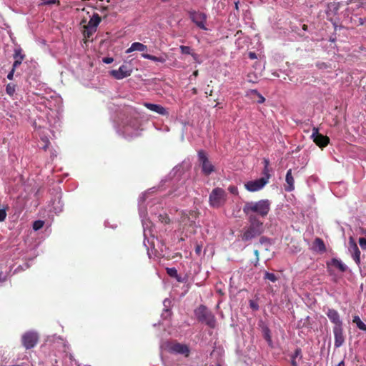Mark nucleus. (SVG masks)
<instances>
[{"mask_svg":"<svg viewBox=\"0 0 366 366\" xmlns=\"http://www.w3.org/2000/svg\"><path fill=\"white\" fill-rule=\"evenodd\" d=\"M39 336L34 332H26L21 337L22 345L26 350L33 348L37 344Z\"/></svg>","mask_w":366,"mask_h":366,"instance_id":"nucleus-6","label":"nucleus"},{"mask_svg":"<svg viewBox=\"0 0 366 366\" xmlns=\"http://www.w3.org/2000/svg\"><path fill=\"white\" fill-rule=\"evenodd\" d=\"M194 315L197 320L204 323L209 327L214 329L217 326V320L214 315L205 305H201L194 310Z\"/></svg>","mask_w":366,"mask_h":366,"instance_id":"nucleus-3","label":"nucleus"},{"mask_svg":"<svg viewBox=\"0 0 366 366\" xmlns=\"http://www.w3.org/2000/svg\"><path fill=\"white\" fill-rule=\"evenodd\" d=\"M201 252H202V245L197 244L195 247V252L197 254L199 255L201 254Z\"/></svg>","mask_w":366,"mask_h":366,"instance_id":"nucleus-43","label":"nucleus"},{"mask_svg":"<svg viewBox=\"0 0 366 366\" xmlns=\"http://www.w3.org/2000/svg\"><path fill=\"white\" fill-rule=\"evenodd\" d=\"M144 105L146 108H147L150 111L156 112L159 114H161L163 116L168 115L167 110L164 107H163L162 106H161L159 104H155L146 102L144 104Z\"/></svg>","mask_w":366,"mask_h":366,"instance_id":"nucleus-15","label":"nucleus"},{"mask_svg":"<svg viewBox=\"0 0 366 366\" xmlns=\"http://www.w3.org/2000/svg\"><path fill=\"white\" fill-rule=\"evenodd\" d=\"M24 58H25V56H20L19 59L15 60L13 64L12 69H14L15 70L16 68H17L19 65H21V64L22 61L24 59Z\"/></svg>","mask_w":366,"mask_h":366,"instance_id":"nucleus-33","label":"nucleus"},{"mask_svg":"<svg viewBox=\"0 0 366 366\" xmlns=\"http://www.w3.org/2000/svg\"><path fill=\"white\" fill-rule=\"evenodd\" d=\"M333 333L335 337V347H340L345 342L342 326H334Z\"/></svg>","mask_w":366,"mask_h":366,"instance_id":"nucleus-11","label":"nucleus"},{"mask_svg":"<svg viewBox=\"0 0 366 366\" xmlns=\"http://www.w3.org/2000/svg\"><path fill=\"white\" fill-rule=\"evenodd\" d=\"M190 55L193 57V59H194L195 61H197L198 57H199L198 54H195V53L192 52V54H191Z\"/></svg>","mask_w":366,"mask_h":366,"instance_id":"nucleus-49","label":"nucleus"},{"mask_svg":"<svg viewBox=\"0 0 366 366\" xmlns=\"http://www.w3.org/2000/svg\"><path fill=\"white\" fill-rule=\"evenodd\" d=\"M208 94L211 96L212 94V90H211L210 92H208Z\"/></svg>","mask_w":366,"mask_h":366,"instance_id":"nucleus-59","label":"nucleus"},{"mask_svg":"<svg viewBox=\"0 0 366 366\" xmlns=\"http://www.w3.org/2000/svg\"><path fill=\"white\" fill-rule=\"evenodd\" d=\"M20 56H25L24 54H22L21 49H15L14 54V59L15 60H18V59H19Z\"/></svg>","mask_w":366,"mask_h":366,"instance_id":"nucleus-34","label":"nucleus"},{"mask_svg":"<svg viewBox=\"0 0 366 366\" xmlns=\"http://www.w3.org/2000/svg\"><path fill=\"white\" fill-rule=\"evenodd\" d=\"M189 16L192 21L200 29L207 30L205 26V21L207 19V16L205 14L202 12L197 11H190Z\"/></svg>","mask_w":366,"mask_h":366,"instance_id":"nucleus-8","label":"nucleus"},{"mask_svg":"<svg viewBox=\"0 0 366 366\" xmlns=\"http://www.w3.org/2000/svg\"><path fill=\"white\" fill-rule=\"evenodd\" d=\"M208 94L211 96L212 94V90H211L210 92H208Z\"/></svg>","mask_w":366,"mask_h":366,"instance_id":"nucleus-60","label":"nucleus"},{"mask_svg":"<svg viewBox=\"0 0 366 366\" xmlns=\"http://www.w3.org/2000/svg\"><path fill=\"white\" fill-rule=\"evenodd\" d=\"M264 169L262 172V174L264 176L262 178H267V183L268 180L270 177L269 169V160L267 159H264Z\"/></svg>","mask_w":366,"mask_h":366,"instance_id":"nucleus-25","label":"nucleus"},{"mask_svg":"<svg viewBox=\"0 0 366 366\" xmlns=\"http://www.w3.org/2000/svg\"><path fill=\"white\" fill-rule=\"evenodd\" d=\"M142 56L144 59H149L154 61H158V62H164V59L162 57H157L151 54H142Z\"/></svg>","mask_w":366,"mask_h":366,"instance_id":"nucleus-26","label":"nucleus"},{"mask_svg":"<svg viewBox=\"0 0 366 366\" xmlns=\"http://www.w3.org/2000/svg\"><path fill=\"white\" fill-rule=\"evenodd\" d=\"M359 244L362 249H366V238L360 237L359 239Z\"/></svg>","mask_w":366,"mask_h":366,"instance_id":"nucleus-36","label":"nucleus"},{"mask_svg":"<svg viewBox=\"0 0 366 366\" xmlns=\"http://www.w3.org/2000/svg\"><path fill=\"white\" fill-rule=\"evenodd\" d=\"M102 21V19L100 17V16L97 14V13H94L92 16L91 17L90 20L89 21L88 24H86V26H88L89 27H94V29H96L97 28L98 25L99 24V23L101 22Z\"/></svg>","mask_w":366,"mask_h":366,"instance_id":"nucleus-20","label":"nucleus"},{"mask_svg":"<svg viewBox=\"0 0 366 366\" xmlns=\"http://www.w3.org/2000/svg\"><path fill=\"white\" fill-rule=\"evenodd\" d=\"M349 251L351 253V255L352 257V259L355 262V263L360 266V251L355 243V242L353 240V239L351 237L349 242Z\"/></svg>","mask_w":366,"mask_h":366,"instance_id":"nucleus-12","label":"nucleus"},{"mask_svg":"<svg viewBox=\"0 0 366 366\" xmlns=\"http://www.w3.org/2000/svg\"><path fill=\"white\" fill-rule=\"evenodd\" d=\"M192 93H193L194 94H197V89L196 88H193V89H192Z\"/></svg>","mask_w":366,"mask_h":366,"instance_id":"nucleus-54","label":"nucleus"},{"mask_svg":"<svg viewBox=\"0 0 366 366\" xmlns=\"http://www.w3.org/2000/svg\"><path fill=\"white\" fill-rule=\"evenodd\" d=\"M313 249L320 254L326 252L327 248L325 244L321 238L317 237L315 239L313 242Z\"/></svg>","mask_w":366,"mask_h":366,"instance_id":"nucleus-17","label":"nucleus"},{"mask_svg":"<svg viewBox=\"0 0 366 366\" xmlns=\"http://www.w3.org/2000/svg\"><path fill=\"white\" fill-rule=\"evenodd\" d=\"M6 280V276L4 275L2 272H0V282H4Z\"/></svg>","mask_w":366,"mask_h":366,"instance_id":"nucleus-45","label":"nucleus"},{"mask_svg":"<svg viewBox=\"0 0 366 366\" xmlns=\"http://www.w3.org/2000/svg\"><path fill=\"white\" fill-rule=\"evenodd\" d=\"M217 366H221L219 364H218Z\"/></svg>","mask_w":366,"mask_h":366,"instance_id":"nucleus-61","label":"nucleus"},{"mask_svg":"<svg viewBox=\"0 0 366 366\" xmlns=\"http://www.w3.org/2000/svg\"><path fill=\"white\" fill-rule=\"evenodd\" d=\"M302 29L306 31L307 29V26L306 24H304L302 26Z\"/></svg>","mask_w":366,"mask_h":366,"instance_id":"nucleus-55","label":"nucleus"},{"mask_svg":"<svg viewBox=\"0 0 366 366\" xmlns=\"http://www.w3.org/2000/svg\"><path fill=\"white\" fill-rule=\"evenodd\" d=\"M326 315L335 326H342V321L341 320L340 316L336 310L329 308Z\"/></svg>","mask_w":366,"mask_h":366,"instance_id":"nucleus-14","label":"nucleus"},{"mask_svg":"<svg viewBox=\"0 0 366 366\" xmlns=\"http://www.w3.org/2000/svg\"><path fill=\"white\" fill-rule=\"evenodd\" d=\"M247 78H248V81H251V82H256V81L253 80V78H251V75H250V74H249V75L247 76Z\"/></svg>","mask_w":366,"mask_h":366,"instance_id":"nucleus-51","label":"nucleus"},{"mask_svg":"<svg viewBox=\"0 0 366 366\" xmlns=\"http://www.w3.org/2000/svg\"><path fill=\"white\" fill-rule=\"evenodd\" d=\"M167 273L169 276L172 277L176 278L178 281H180L179 279V275L177 273V270L174 267L167 268Z\"/></svg>","mask_w":366,"mask_h":366,"instance_id":"nucleus-29","label":"nucleus"},{"mask_svg":"<svg viewBox=\"0 0 366 366\" xmlns=\"http://www.w3.org/2000/svg\"><path fill=\"white\" fill-rule=\"evenodd\" d=\"M247 78H248V81H251V82H256V81L253 80V78H251V75H250V74H249V75L247 76Z\"/></svg>","mask_w":366,"mask_h":366,"instance_id":"nucleus-50","label":"nucleus"},{"mask_svg":"<svg viewBox=\"0 0 366 366\" xmlns=\"http://www.w3.org/2000/svg\"><path fill=\"white\" fill-rule=\"evenodd\" d=\"M264 279L268 280L269 281H270L272 282H275L276 281H277L278 277L274 273L265 272L264 275Z\"/></svg>","mask_w":366,"mask_h":366,"instance_id":"nucleus-28","label":"nucleus"},{"mask_svg":"<svg viewBox=\"0 0 366 366\" xmlns=\"http://www.w3.org/2000/svg\"><path fill=\"white\" fill-rule=\"evenodd\" d=\"M199 161L202 165V170L204 175L209 176L212 172L214 171V167L209 161L206 153L203 150L198 152Z\"/></svg>","mask_w":366,"mask_h":366,"instance_id":"nucleus-5","label":"nucleus"},{"mask_svg":"<svg viewBox=\"0 0 366 366\" xmlns=\"http://www.w3.org/2000/svg\"><path fill=\"white\" fill-rule=\"evenodd\" d=\"M179 49L183 54H192V49L188 46H180Z\"/></svg>","mask_w":366,"mask_h":366,"instance_id":"nucleus-32","label":"nucleus"},{"mask_svg":"<svg viewBox=\"0 0 366 366\" xmlns=\"http://www.w3.org/2000/svg\"><path fill=\"white\" fill-rule=\"evenodd\" d=\"M191 215H194L195 214V212L194 211H192L189 212Z\"/></svg>","mask_w":366,"mask_h":366,"instance_id":"nucleus-58","label":"nucleus"},{"mask_svg":"<svg viewBox=\"0 0 366 366\" xmlns=\"http://www.w3.org/2000/svg\"><path fill=\"white\" fill-rule=\"evenodd\" d=\"M327 264L328 266L331 264V265L337 267L342 272H345L347 269V266L345 264H343L340 260H339L336 258H332L331 259L330 263L327 262Z\"/></svg>","mask_w":366,"mask_h":366,"instance_id":"nucleus-19","label":"nucleus"},{"mask_svg":"<svg viewBox=\"0 0 366 366\" xmlns=\"http://www.w3.org/2000/svg\"><path fill=\"white\" fill-rule=\"evenodd\" d=\"M285 181L287 183V185L285 186V189L287 192H292L295 189V180L294 177L292 174V169H290L286 174L285 177Z\"/></svg>","mask_w":366,"mask_h":366,"instance_id":"nucleus-16","label":"nucleus"},{"mask_svg":"<svg viewBox=\"0 0 366 366\" xmlns=\"http://www.w3.org/2000/svg\"><path fill=\"white\" fill-rule=\"evenodd\" d=\"M252 93L257 95L259 99L257 100V102L259 103V104H262L263 102H264L265 101V99L264 97L260 94L257 90H252Z\"/></svg>","mask_w":366,"mask_h":366,"instance_id":"nucleus-35","label":"nucleus"},{"mask_svg":"<svg viewBox=\"0 0 366 366\" xmlns=\"http://www.w3.org/2000/svg\"><path fill=\"white\" fill-rule=\"evenodd\" d=\"M267 241H268V239H267V237H262L259 239V242H260V243H262V244H263V243H264V242H267Z\"/></svg>","mask_w":366,"mask_h":366,"instance_id":"nucleus-47","label":"nucleus"},{"mask_svg":"<svg viewBox=\"0 0 366 366\" xmlns=\"http://www.w3.org/2000/svg\"><path fill=\"white\" fill-rule=\"evenodd\" d=\"M254 254L255 257H256V262L254 263V266L257 267V264H258V262H259V251L257 249H255L254 251Z\"/></svg>","mask_w":366,"mask_h":366,"instance_id":"nucleus-42","label":"nucleus"},{"mask_svg":"<svg viewBox=\"0 0 366 366\" xmlns=\"http://www.w3.org/2000/svg\"><path fill=\"white\" fill-rule=\"evenodd\" d=\"M102 61L107 64H109L114 61V59L112 57H104L103 58Z\"/></svg>","mask_w":366,"mask_h":366,"instance_id":"nucleus-41","label":"nucleus"},{"mask_svg":"<svg viewBox=\"0 0 366 366\" xmlns=\"http://www.w3.org/2000/svg\"><path fill=\"white\" fill-rule=\"evenodd\" d=\"M132 70L127 69L125 65H122L117 70H112L110 74L116 79H122L130 76Z\"/></svg>","mask_w":366,"mask_h":366,"instance_id":"nucleus-13","label":"nucleus"},{"mask_svg":"<svg viewBox=\"0 0 366 366\" xmlns=\"http://www.w3.org/2000/svg\"><path fill=\"white\" fill-rule=\"evenodd\" d=\"M169 351L175 354H181L187 357L189 356V347L179 342H174L169 347Z\"/></svg>","mask_w":366,"mask_h":366,"instance_id":"nucleus-9","label":"nucleus"},{"mask_svg":"<svg viewBox=\"0 0 366 366\" xmlns=\"http://www.w3.org/2000/svg\"><path fill=\"white\" fill-rule=\"evenodd\" d=\"M228 190L230 193L234 194V195H237L238 194V189L237 187L235 186H229L228 187Z\"/></svg>","mask_w":366,"mask_h":366,"instance_id":"nucleus-37","label":"nucleus"},{"mask_svg":"<svg viewBox=\"0 0 366 366\" xmlns=\"http://www.w3.org/2000/svg\"><path fill=\"white\" fill-rule=\"evenodd\" d=\"M226 201L227 193L220 187L213 189L209 194V202L212 207L219 208L225 204Z\"/></svg>","mask_w":366,"mask_h":366,"instance_id":"nucleus-4","label":"nucleus"},{"mask_svg":"<svg viewBox=\"0 0 366 366\" xmlns=\"http://www.w3.org/2000/svg\"><path fill=\"white\" fill-rule=\"evenodd\" d=\"M337 366H345L344 361H341L338 363Z\"/></svg>","mask_w":366,"mask_h":366,"instance_id":"nucleus-52","label":"nucleus"},{"mask_svg":"<svg viewBox=\"0 0 366 366\" xmlns=\"http://www.w3.org/2000/svg\"><path fill=\"white\" fill-rule=\"evenodd\" d=\"M86 22V19H83L81 21V24H84Z\"/></svg>","mask_w":366,"mask_h":366,"instance_id":"nucleus-56","label":"nucleus"},{"mask_svg":"<svg viewBox=\"0 0 366 366\" xmlns=\"http://www.w3.org/2000/svg\"><path fill=\"white\" fill-rule=\"evenodd\" d=\"M170 1V0H161V1H162V2H164V3H165V2H168V1Z\"/></svg>","mask_w":366,"mask_h":366,"instance_id":"nucleus-57","label":"nucleus"},{"mask_svg":"<svg viewBox=\"0 0 366 366\" xmlns=\"http://www.w3.org/2000/svg\"><path fill=\"white\" fill-rule=\"evenodd\" d=\"M44 225V222L42 220H36L33 223V229L35 231H37L40 229H41Z\"/></svg>","mask_w":366,"mask_h":366,"instance_id":"nucleus-30","label":"nucleus"},{"mask_svg":"<svg viewBox=\"0 0 366 366\" xmlns=\"http://www.w3.org/2000/svg\"><path fill=\"white\" fill-rule=\"evenodd\" d=\"M16 91V85L14 84L9 83L6 86V92L8 95L12 97Z\"/></svg>","mask_w":366,"mask_h":366,"instance_id":"nucleus-27","label":"nucleus"},{"mask_svg":"<svg viewBox=\"0 0 366 366\" xmlns=\"http://www.w3.org/2000/svg\"><path fill=\"white\" fill-rule=\"evenodd\" d=\"M249 307L253 310H259V305L258 304L254 302V300H250L249 301Z\"/></svg>","mask_w":366,"mask_h":366,"instance_id":"nucleus-38","label":"nucleus"},{"mask_svg":"<svg viewBox=\"0 0 366 366\" xmlns=\"http://www.w3.org/2000/svg\"><path fill=\"white\" fill-rule=\"evenodd\" d=\"M158 218L159 220L163 224H167L170 223V219L167 214H159Z\"/></svg>","mask_w":366,"mask_h":366,"instance_id":"nucleus-31","label":"nucleus"},{"mask_svg":"<svg viewBox=\"0 0 366 366\" xmlns=\"http://www.w3.org/2000/svg\"><path fill=\"white\" fill-rule=\"evenodd\" d=\"M190 55L193 57V59H194L195 61H197L198 57H199L198 54H195V53L192 52V54H191Z\"/></svg>","mask_w":366,"mask_h":366,"instance_id":"nucleus-48","label":"nucleus"},{"mask_svg":"<svg viewBox=\"0 0 366 366\" xmlns=\"http://www.w3.org/2000/svg\"><path fill=\"white\" fill-rule=\"evenodd\" d=\"M41 1L42 5H51L59 2L57 0H41Z\"/></svg>","mask_w":366,"mask_h":366,"instance_id":"nucleus-39","label":"nucleus"},{"mask_svg":"<svg viewBox=\"0 0 366 366\" xmlns=\"http://www.w3.org/2000/svg\"><path fill=\"white\" fill-rule=\"evenodd\" d=\"M97 31L96 29H94V27H89L86 25H84V31H83V35L84 37L86 39H89V38Z\"/></svg>","mask_w":366,"mask_h":366,"instance_id":"nucleus-23","label":"nucleus"},{"mask_svg":"<svg viewBox=\"0 0 366 366\" xmlns=\"http://www.w3.org/2000/svg\"><path fill=\"white\" fill-rule=\"evenodd\" d=\"M248 225L244 227L241 234L243 242H249L260 236L264 232V222L257 215L247 217Z\"/></svg>","mask_w":366,"mask_h":366,"instance_id":"nucleus-1","label":"nucleus"},{"mask_svg":"<svg viewBox=\"0 0 366 366\" xmlns=\"http://www.w3.org/2000/svg\"><path fill=\"white\" fill-rule=\"evenodd\" d=\"M262 332L264 338L267 342L269 345H272V337H271V331H270L269 328L267 325H263L262 327Z\"/></svg>","mask_w":366,"mask_h":366,"instance_id":"nucleus-22","label":"nucleus"},{"mask_svg":"<svg viewBox=\"0 0 366 366\" xmlns=\"http://www.w3.org/2000/svg\"><path fill=\"white\" fill-rule=\"evenodd\" d=\"M147 50V46L140 42H134L131 46L126 50L127 54H129L134 51H145Z\"/></svg>","mask_w":366,"mask_h":366,"instance_id":"nucleus-18","label":"nucleus"},{"mask_svg":"<svg viewBox=\"0 0 366 366\" xmlns=\"http://www.w3.org/2000/svg\"><path fill=\"white\" fill-rule=\"evenodd\" d=\"M312 137L314 142L321 148L325 147L330 143V138L327 136L320 134L318 129L315 127L312 129Z\"/></svg>","mask_w":366,"mask_h":366,"instance_id":"nucleus-7","label":"nucleus"},{"mask_svg":"<svg viewBox=\"0 0 366 366\" xmlns=\"http://www.w3.org/2000/svg\"><path fill=\"white\" fill-rule=\"evenodd\" d=\"M249 57L251 59H254L257 58V56H256V54L254 53V52H249Z\"/></svg>","mask_w":366,"mask_h":366,"instance_id":"nucleus-46","label":"nucleus"},{"mask_svg":"<svg viewBox=\"0 0 366 366\" xmlns=\"http://www.w3.org/2000/svg\"><path fill=\"white\" fill-rule=\"evenodd\" d=\"M352 322L357 325L358 329L366 332V325L361 320L359 316H354Z\"/></svg>","mask_w":366,"mask_h":366,"instance_id":"nucleus-24","label":"nucleus"},{"mask_svg":"<svg viewBox=\"0 0 366 366\" xmlns=\"http://www.w3.org/2000/svg\"><path fill=\"white\" fill-rule=\"evenodd\" d=\"M198 74H199L198 70H196V71H194L193 72V76H198Z\"/></svg>","mask_w":366,"mask_h":366,"instance_id":"nucleus-53","label":"nucleus"},{"mask_svg":"<svg viewBox=\"0 0 366 366\" xmlns=\"http://www.w3.org/2000/svg\"><path fill=\"white\" fill-rule=\"evenodd\" d=\"M6 217V212L4 209H0V222L4 221Z\"/></svg>","mask_w":366,"mask_h":366,"instance_id":"nucleus-40","label":"nucleus"},{"mask_svg":"<svg viewBox=\"0 0 366 366\" xmlns=\"http://www.w3.org/2000/svg\"><path fill=\"white\" fill-rule=\"evenodd\" d=\"M299 357L300 359L302 358V350L300 347L295 349L293 354L291 355V365L292 366H298V364L296 361V358Z\"/></svg>","mask_w":366,"mask_h":366,"instance_id":"nucleus-21","label":"nucleus"},{"mask_svg":"<svg viewBox=\"0 0 366 366\" xmlns=\"http://www.w3.org/2000/svg\"><path fill=\"white\" fill-rule=\"evenodd\" d=\"M14 71L15 70L14 69H12L9 73L7 75V78L10 80H11L13 79V76H14Z\"/></svg>","mask_w":366,"mask_h":366,"instance_id":"nucleus-44","label":"nucleus"},{"mask_svg":"<svg viewBox=\"0 0 366 366\" xmlns=\"http://www.w3.org/2000/svg\"><path fill=\"white\" fill-rule=\"evenodd\" d=\"M271 202L268 199H261L257 202H246L243 207L244 214L249 218L250 215L266 217L270 210Z\"/></svg>","mask_w":366,"mask_h":366,"instance_id":"nucleus-2","label":"nucleus"},{"mask_svg":"<svg viewBox=\"0 0 366 366\" xmlns=\"http://www.w3.org/2000/svg\"><path fill=\"white\" fill-rule=\"evenodd\" d=\"M267 184V178H259L254 181H249L245 184V188L249 192H256L262 188Z\"/></svg>","mask_w":366,"mask_h":366,"instance_id":"nucleus-10","label":"nucleus"}]
</instances>
